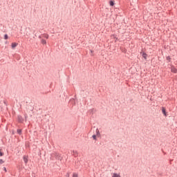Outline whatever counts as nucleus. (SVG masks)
<instances>
[{"label": "nucleus", "instance_id": "f257e3e1", "mask_svg": "<svg viewBox=\"0 0 177 177\" xmlns=\"http://www.w3.org/2000/svg\"><path fill=\"white\" fill-rule=\"evenodd\" d=\"M160 110L164 117H167L168 115V112L167 111V108L165 106H162Z\"/></svg>", "mask_w": 177, "mask_h": 177}, {"label": "nucleus", "instance_id": "f03ea898", "mask_svg": "<svg viewBox=\"0 0 177 177\" xmlns=\"http://www.w3.org/2000/svg\"><path fill=\"white\" fill-rule=\"evenodd\" d=\"M17 121H18V122H19L20 124H23V123L24 122V119L23 116L19 115L17 116Z\"/></svg>", "mask_w": 177, "mask_h": 177}, {"label": "nucleus", "instance_id": "7ed1b4c3", "mask_svg": "<svg viewBox=\"0 0 177 177\" xmlns=\"http://www.w3.org/2000/svg\"><path fill=\"white\" fill-rule=\"evenodd\" d=\"M170 66L171 73H174V74H177V68L175 67V66L170 64Z\"/></svg>", "mask_w": 177, "mask_h": 177}, {"label": "nucleus", "instance_id": "20e7f679", "mask_svg": "<svg viewBox=\"0 0 177 177\" xmlns=\"http://www.w3.org/2000/svg\"><path fill=\"white\" fill-rule=\"evenodd\" d=\"M23 160L24 161L25 165H27V164H28V156L24 155L23 156Z\"/></svg>", "mask_w": 177, "mask_h": 177}, {"label": "nucleus", "instance_id": "39448f33", "mask_svg": "<svg viewBox=\"0 0 177 177\" xmlns=\"http://www.w3.org/2000/svg\"><path fill=\"white\" fill-rule=\"evenodd\" d=\"M140 55L142 56V57H143V59H145V60H147V53H146V52L142 51L140 53Z\"/></svg>", "mask_w": 177, "mask_h": 177}, {"label": "nucleus", "instance_id": "423d86ee", "mask_svg": "<svg viewBox=\"0 0 177 177\" xmlns=\"http://www.w3.org/2000/svg\"><path fill=\"white\" fill-rule=\"evenodd\" d=\"M17 45H19V44L16 43V42H12L11 44V48L12 49H15L16 47L17 46Z\"/></svg>", "mask_w": 177, "mask_h": 177}, {"label": "nucleus", "instance_id": "0eeeda50", "mask_svg": "<svg viewBox=\"0 0 177 177\" xmlns=\"http://www.w3.org/2000/svg\"><path fill=\"white\" fill-rule=\"evenodd\" d=\"M17 134L19 135V136L22 135V134H23V129H17Z\"/></svg>", "mask_w": 177, "mask_h": 177}, {"label": "nucleus", "instance_id": "6e6552de", "mask_svg": "<svg viewBox=\"0 0 177 177\" xmlns=\"http://www.w3.org/2000/svg\"><path fill=\"white\" fill-rule=\"evenodd\" d=\"M95 135L97 136V138H100V131H99V129H97L95 130Z\"/></svg>", "mask_w": 177, "mask_h": 177}, {"label": "nucleus", "instance_id": "1a4fd4ad", "mask_svg": "<svg viewBox=\"0 0 177 177\" xmlns=\"http://www.w3.org/2000/svg\"><path fill=\"white\" fill-rule=\"evenodd\" d=\"M55 158H56V160H62V156H60V155L58 154V153H55Z\"/></svg>", "mask_w": 177, "mask_h": 177}, {"label": "nucleus", "instance_id": "9d476101", "mask_svg": "<svg viewBox=\"0 0 177 177\" xmlns=\"http://www.w3.org/2000/svg\"><path fill=\"white\" fill-rule=\"evenodd\" d=\"M43 38H46V39H49V35L48 34H41Z\"/></svg>", "mask_w": 177, "mask_h": 177}, {"label": "nucleus", "instance_id": "9b49d317", "mask_svg": "<svg viewBox=\"0 0 177 177\" xmlns=\"http://www.w3.org/2000/svg\"><path fill=\"white\" fill-rule=\"evenodd\" d=\"M72 156H74L75 157H77L78 156V153L77 152V151H72Z\"/></svg>", "mask_w": 177, "mask_h": 177}, {"label": "nucleus", "instance_id": "f8f14e48", "mask_svg": "<svg viewBox=\"0 0 177 177\" xmlns=\"http://www.w3.org/2000/svg\"><path fill=\"white\" fill-rule=\"evenodd\" d=\"M111 38H113V39H115V41H118V37H117V35H111Z\"/></svg>", "mask_w": 177, "mask_h": 177}, {"label": "nucleus", "instance_id": "ddd939ff", "mask_svg": "<svg viewBox=\"0 0 177 177\" xmlns=\"http://www.w3.org/2000/svg\"><path fill=\"white\" fill-rule=\"evenodd\" d=\"M41 44H42V45H46V41L45 40V39H41Z\"/></svg>", "mask_w": 177, "mask_h": 177}, {"label": "nucleus", "instance_id": "4468645a", "mask_svg": "<svg viewBox=\"0 0 177 177\" xmlns=\"http://www.w3.org/2000/svg\"><path fill=\"white\" fill-rule=\"evenodd\" d=\"M5 156V153L2 151V149H0V157H3Z\"/></svg>", "mask_w": 177, "mask_h": 177}, {"label": "nucleus", "instance_id": "2eb2a0df", "mask_svg": "<svg viewBox=\"0 0 177 177\" xmlns=\"http://www.w3.org/2000/svg\"><path fill=\"white\" fill-rule=\"evenodd\" d=\"M112 177H121V176L117 173H113Z\"/></svg>", "mask_w": 177, "mask_h": 177}, {"label": "nucleus", "instance_id": "dca6fc26", "mask_svg": "<svg viewBox=\"0 0 177 177\" xmlns=\"http://www.w3.org/2000/svg\"><path fill=\"white\" fill-rule=\"evenodd\" d=\"M166 59L167 60V63L171 62V58L170 56L166 57Z\"/></svg>", "mask_w": 177, "mask_h": 177}, {"label": "nucleus", "instance_id": "f3484780", "mask_svg": "<svg viewBox=\"0 0 177 177\" xmlns=\"http://www.w3.org/2000/svg\"><path fill=\"white\" fill-rule=\"evenodd\" d=\"M92 138H93V140H97V135L93 134L92 136Z\"/></svg>", "mask_w": 177, "mask_h": 177}, {"label": "nucleus", "instance_id": "a211bd4d", "mask_svg": "<svg viewBox=\"0 0 177 177\" xmlns=\"http://www.w3.org/2000/svg\"><path fill=\"white\" fill-rule=\"evenodd\" d=\"M3 39H9V35H8V34H5L4 36H3Z\"/></svg>", "mask_w": 177, "mask_h": 177}, {"label": "nucleus", "instance_id": "6ab92c4d", "mask_svg": "<svg viewBox=\"0 0 177 177\" xmlns=\"http://www.w3.org/2000/svg\"><path fill=\"white\" fill-rule=\"evenodd\" d=\"M88 113L91 115H93V109H90L88 111Z\"/></svg>", "mask_w": 177, "mask_h": 177}, {"label": "nucleus", "instance_id": "aec40b11", "mask_svg": "<svg viewBox=\"0 0 177 177\" xmlns=\"http://www.w3.org/2000/svg\"><path fill=\"white\" fill-rule=\"evenodd\" d=\"M73 177H78V174L73 173Z\"/></svg>", "mask_w": 177, "mask_h": 177}, {"label": "nucleus", "instance_id": "412c9836", "mask_svg": "<svg viewBox=\"0 0 177 177\" xmlns=\"http://www.w3.org/2000/svg\"><path fill=\"white\" fill-rule=\"evenodd\" d=\"M5 162V161H3L2 159H0V165H2V164H3Z\"/></svg>", "mask_w": 177, "mask_h": 177}, {"label": "nucleus", "instance_id": "4be33fe9", "mask_svg": "<svg viewBox=\"0 0 177 177\" xmlns=\"http://www.w3.org/2000/svg\"><path fill=\"white\" fill-rule=\"evenodd\" d=\"M3 171H4L5 172H8V169L6 167H3Z\"/></svg>", "mask_w": 177, "mask_h": 177}, {"label": "nucleus", "instance_id": "5701e85b", "mask_svg": "<svg viewBox=\"0 0 177 177\" xmlns=\"http://www.w3.org/2000/svg\"><path fill=\"white\" fill-rule=\"evenodd\" d=\"M110 6H114V2L110 1Z\"/></svg>", "mask_w": 177, "mask_h": 177}, {"label": "nucleus", "instance_id": "b1692460", "mask_svg": "<svg viewBox=\"0 0 177 177\" xmlns=\"http://www.w3.org/2000/svg\"><path fill=\"white\" fill-rule=\"evenodd\" d=\"M42 38H44V37H42V35H41L39 36V39H42Z\"/></svg>", "mask_w": 177, "mask_h": 177}, {"label": "nucleus", "instance_id": "393cba45", "mask_svg": "<svg viewBox=\"0 0 177 177\" xmlns=\"http://www.w3.org/2000/svg\"><path fill=\"white\" fill-rule=\"evenodd\" d=\"M66 177H70V173H67V174H66Z\"/></svg>", "mask_w": 177, "mask_h": 177}, {"label": "nucleus", "instance_id": "a878e982", "mask_svg": "<svg viewBox=\"0 0 177 177\" xmlns=\"http://www.w3.org/2000/svg\"><path fill=\"white\" fill-rule=\"evenodd\" d=\"M27 117H28V116L27 115V114H25V119H26V121H27Z\"/></svg>", "mask_w": 177, "mask_h": 177}, {"label": "nucleus", "instance_id": "bb28decb", "mask_svg": "<svg viewBox=\"0 0 177 177\" xmlns=\"http://www.w3.org/2000/svg\"><path fill=\"white\" fill-rule=\"evenodd\" d=\"M4 104H6V106H8V103L6 102V101H3Z\"/></svg>", "mask_w": 177, "mask_h": 177}, {"label": "nucleus", "instance_id": "cd10ccee", "mask_svg": "<svg viewBox=\"0 0 177 177\" xmlns=\"http://www.w3.org/2000/svg\"><path fill=\"white\" fill-rule=\"evenodd\" d=\"M121 24H122V23H119V24H117V26H121Z\"/></svg>", "mask_w": 177, "mask_h": 177}, {"label": "nucleus", "instance_id": "c85d7f7f", "mask_svg": "<svg viewBox=\"0 0 177 177\" xmlns=\"http://www.w3.org/2000/svg\"><path fill=\"white\" fill-rule=\"evenodd\" d=\"M12 135H15V131H12Z\"/></svg>", "mask_w": 177, "mask_h": 177}, {"label": "nucleus", "instance_id": "c756f323", "mask_svg": "<svg viewBox=\"0 0 177 177\" xmlns=\"http://www.w3.org/2000/svg\"><path fill=\"white\" fill-rule=\"evenodd\" d=\"M6 44H8V41H6Z\"/></svg>", "mask_w": 177, "mask_h": 177}, {"label": "nucleus", "instance_id": "7c9ffc66", "mask_svg": "<svg viewBox=\"0 0 177 177\" xmlns=\"http://www.w3.org/2000/svg\"><path fill=\"white\" fill-rule=\"evenodd\" d=\"M93 50H91V53H93Z\"/></svg>", "mask_w": 177, "mask_h": 177}]
</instances>
